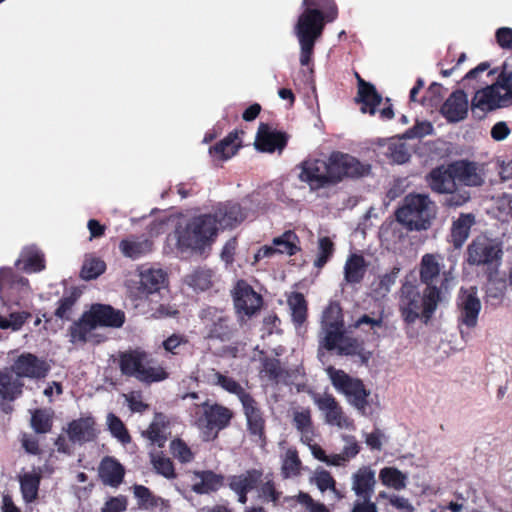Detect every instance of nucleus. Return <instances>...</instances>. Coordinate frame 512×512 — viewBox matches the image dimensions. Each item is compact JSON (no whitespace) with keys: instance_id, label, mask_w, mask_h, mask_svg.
Segmentation results:
<instances>
[{"instance_id":"nucleus-11","label":"nucleus","mask_w":512,"mask_h":512,"mask_svg":"<svg viewBox=\"0 0 512 512\" xmlns=\"http://www.w3.org/2000/svg\"><path fill=\"white\" fill-rule=\"evenodd\" d=\"M313 402L324 415L325 422L339 429H353V421L345 415L342 407L328 393H314L312 395Z\"/></svg>"},{"instance_id":"nucleus-35","label":"nucleus","mask_w":512,"mask_h":512,"mask_svg":"<svg viewBox=\"0 0 512 512\" xmlns=\"http://www.w3.org/2000/svg\"><path fill=\"white\" fill-rule=\"evenodd\" d=\"M367 270V263L362 255L351 254L344 265V280L347 284H358Z\"/></svg>"},{"instance_id":"nucleus-55","label":"nucleus","mask_w":512,"mask_h":512,"mask_svg":"<svg viewBox=\"0 0 512 512\" xmlns=\"http://www.w3.org/2000/svg\"><path fill=\"white\" fill-rule=\"evenodd\" d=\"M106 269L104 261L99 258L89 257L86 258L82 269L81 277L85 280L95 279L100 276Z\"/></svg>"},{"instance_id":"nucleus-57","label":"nucleus","mask_w":512,"mask_h":512,"mask_svg":"<svg viewBox=\"0 0 512 512\" xmlns=\"http://www.w3.org/2000/svg\"><path fill=\"white\" fill-rule=\"evenodd\" d=\"M77 301V296L71 293L67 296H63L58 303V307L55 311V316L61 320H70L74 315V307Z\"/></svg>"},{"instance_id":"nucleus-8","label":"nucleus","mask_w":512,"mask_h":512,"mask_svg":"<svg viewBox=\"0 0 512 512\" xmlns=\"http://www.w3.org/2000/svg\"><path fill=\"white\" fill-rule=\"evenodd\" d=\"M299 179L308 184L311 190H317L329 184H334L330 157L328 160L307 158L299 165Z\"/></svg>"},{"instance_id":"nucleus-20","label":"nucleus","mask_w":512,"mask_h":512,"mask_svg":"<svg viewBox=\"0 0 512 512\" xmlns=\"http://www.w3.org/2000/svg\"><path fill=\"white\" fill-rule=\"evenodd\" d=\"M13 372L19 378H43L48 372V366L45 361L40 360L35 355L24 353L14 362Z\"/></svg>"},{"instance_id":"nucleus-13","label":"nucleus","mask_w":512,"mask_h":512,"mask_svg":"<svg viewBox=\"0 0 512 512\" xmlns=\"http://www.w3.org/2000/svg\"><path fill=\"white\" fill-rule=\"evenodd\" d=\"M501 254L500 244L486 236L477 237L468 247V261L473 265L493 263Z\"/></svg>"},{"instance_id":"nucleus-12","label":"nucleus","mask_w":512,"mask_h":512,"mask_svg":"<svg viewBox=\"0 0 512 512\" xmlns=\"http://www.w3.org/2000/svg\"><path fill=\"white\" fill-rule=\"evenodd\" d=\"M332 175L335 183L344 177L359 178L369 174L370 165L360 162L354 156L342 152H333L330 155Z\"/></svg>"},{"instance_id":"nucleus-24","label":"nucleus","mask_w":512,"mask_h":512,"mask_svg":"<svg viewBox=\"0 0 512 512\" xmlns=\"http://www.w3.org/2000/svg\"><path fill=\"white\" fill-rule=\"evenodd\" d=\"M87 314L95 322L96 327H121L125 315L120 310H115L109 305L96 304L91 307Z\"/></svg>"},{"instance_id":"nucleus-15","label":"nucleus","mask_w":512,"mask_h":512,"mask_svg":"<svg viewBox=\"0 0 512 512\" xmlns=\"http://www.w3.org/2000/svg\"><path fill=\"white\" fill-rule=\"evenodd\" d=\"M356 76L358 79V100L362 103L361 111L374 115L378 112V106L382 103V98L373 85L365 82L358 74ZM379 113L381 118L386 120L392 119L394 116L391 106L379 109Z\"/></svg>"},{"instance_id":"nucleus-30","label":"nucleus","mask_w":512,"mask_h":512,"mask_svg":"<svg viewBox=\"0 0 512 512\" xmlns=\"http://www.w3.org/2000/svg\"><path fill=\"white\" fill-rule=\"evenodd\" d=\"M212 217L216 219V226L221 228H232L240 224L246 214L237 203L220 204Z\"/></svg>"},{"instance_id":"nucleus-48","label":"nucleus","mask_w":512,"mask_h":512,"mask_svg":"<svg viewBox=\"0 0 512 512\" xmlns=\"http://www.w3.org/2000/svg\"><path fill=\"white\" fill-rule=\"evenodd\" d=\"M488 68L489 64L484 62L470 70L462 79L463 88L466 89L467 92H476L478 89L483 88V85H486V81H484L482 77Z\"/></svg>"},{"instance_id":"nucleus-56","label":"nucleus","mask_w":512,"mask_h":512,"mask_svg":"<svg viewBox=\"0 0 512 512\" xmlns=\"http://www.w3.org/2000/svg\"><path fill=\"white\" fill-rule=\"evenodd\" d=\"M31 426L36 433H47L52 426L51 414L46 410H36L31 416Z\"/></svg>"},{"instance_id":"nucleus-41","label":"nucleus","mask_w":512,"mask_h":512,"mask_svg":"<svg viewBox=\"0 0 512 512\" xmlns=\"http://www.w3.org/2000/svg\"><path fill=\"white\" fill-rule=\"evenodd\" d=\"M333 342L331 346H328L326 340L319 341L321 347L329 351L337 350L340 355H354L358 352L359 346L357 340L346 337L343 330L336 334Z\"/></svg>"},{"instance_id":"nucleus-29","label":"nucleus","mask_w":512,"mask_h":512,"mask_svg":"<svg viewBox=\"0 0 512 512\" xmlns=\"http://www.w3.org/2000/svg\"><path fill=\"white\" fill-rule=\"evenodd\" d=\"M244 414L246 416L247 425L250 433L254 435L257 440H263L265 420L262 416V412L258 407L257 402L249 395L243 401H241Z\"/></svg>"},{"instance_id":"nucleus-25","label":"nucleus","mask_w":512,"mask_h":512,"mask_svg":"<svg viewBox=\"0 0 512 512\" xmlns=\"http://www.w3.org/2000/svg\"><path fill=\"white\" fill-rule=\"evenodd\" d=\"M351 480V489L359 499H371L376 484L374 470L369 466L360 467Z\"/></svg>"},{"instance_id":"nucleus-7","label":"nucleus","mask_w":512,"mask_h":512,"mask_svg":"<svg viewBox=\"0 0 512 512\" xmlns=\"http://www.w3.org/2000/svg\"><path fill=\"white\" fill-rule=\"evenodd\" d=\"M120 368L123 374L144 383L160 382L168 377L162 367L148 365L147 354L139 350L123 354L120 359Z\"/></svg>"},{"instance_id":"nucleus-42","label":"nucleus","mask_w":512,"mask_h":512,"mask_svg":"<svg viewBox=\"0 0 512 512\" xmlns=\"http://www.w3.org/2000/svg\"><path fill=\"white\" fill-rule=\"evenodd\" d=\"M474 221V216L472 214H462L453 223L451 236L456 247L462 246L467 240Z\"/></svg>"},{"instance_id":"nucleus-9","label":"nucleus","mask_w":512,"mask_h":512,"mask_svg":"<svg viewBox=\"0 0 512 512\" xmlns=\"http://www.w3.org/2000/svg\"><path fill=\"white\" fill-rule=\"evenodd\" d=\"M0 293L17 306H27L32 297L28 280L15 275L11 268L0 269Z\"/></svg>"},{"instance_id":"nucleus-17","label":"nucleus","mask_w":512,"mask_h":512,"mask_svg":"<svg viewBox=\"0 0 512 512\" xmlns=\"http://www.w3.org/2000/svg\"><path fill=\"white\" fill-rule=\"evenodd\" d=\"M342 310L337 302H331L323 311L321 318L320 340H326L331 346L337 333L343 330Z\"/></svg>"},{"instance_id":"nucleus-3","label":"nucleus","mask_w":512,"mask_h":512,"mask_svg":"<svg viewBox=\"0 0 512 512\" xmlns=\"http://www.w3.org/2000/svg\"><path fill=\"white\" fill-rule=\"evenodd\" d=\"M217 232L216 219L212 214L193 217L176 228L177 246L181 251L202 250L214 241Z\"/></svg>"},{"instance_id":"nucleus-18","label":"nucleus","mask_w":512,"mask_h":512,"mask_svg":"<svg viewBox=\"0 0 512 512\" xmlns=\"http://www.w3.org/2000/svg\"><path fill=\"white\" fill-rule=\"evenodd\" d=\"M261 296L245 281H239L234 290V305L239 315L251 316L260 309Z\"/></svg>"},{"instance_id":"nucleus-26","label":"nucleus","mask_w":512,"mask_h":512,"mask_svg":"<svg viewBox=\"0 0 512 512\" xmlns=\"http://www.w3.org/2000/svg\"><path fill=\"white\" fill-rule=\"evenodd\" d=\"M67 435L73 443H85L93 441L96 437L95 421L86 416L70 422L66 429Z\"/></svg>"},{"instance_id":"nucleus-50","label":"nucleus","mask_w":512,"mask_h":512,"mask_svg":"<svg viewBox=\"0 0 512 512\" xmlns=\"http://www.w3.org/2000/svg\"><path fill=\"white\" fill-rule=\"evenodd\" d=\"M310 481L311 483L315 484L322 493L325 491H330L337 499L342 498V495L336 489V482L330 472L324 469H317L311 477Z\"/></svg>"},{"instance_id":"nucleus-34","label":"nucleus","mask_w":512,"mask_h":512,"mask_svg":"<svg viewBox=\"0 0 512 512\" xmlns=\"http://www.w3.org/2000/svg\"><path fill=\"white\" fill-rule=\"evenodd\" d=\"M123 466L112 457H105L99 466V476L104 484L116 487L124 477Z\"/></svg>"},{"instance_id":"nucleus-32","label":"nucleus","mask_w":512,"mask_h":512,"mask_svg":"<svg viewBox=\"0 0 512 512\" xmlns=\"http://www.w3.org/2000/svg\"><path fill=\"white\" fill-rule=\"evenodd\" d=\"M121 253L132 260L147 255L152 250V242L143 236H130L119 243Z\"/></svg>"},{"instance_id":"nucleus-46","label":"nucleus","mask_w":512,"mask_h":512,"mask_svg":"<svg viewBox=\"0 0 512 512\" xmlns=\"http://www.w3.org/2000/svg\"><path fill=\"white\" fill-rule=\"evenodd\" d=\"M293 422L297 430L301 433V441L306 445H310L314 436L310 411L307 409L296 411L294 413Z\"/></svg>"},{"instance_id":"nucleus-1","label":"nucleus","mask_w":512,"mask_h":512,"mask_svg":"<svg viewBox=\"0 0 512 512\" xmlns=\"http://www.w3.org/2000/svg\"><path fill=\"white\" fill-rule=\"evenodd\" d=\"M302 6L304 9L294 25V34L300 46L299 62L307 66L325 24L337 18L338 10L334 0H303Z\"/></svg>"},{"instance_id":"nucleus-5","label":"nucleus","mask_w":512,"mask_h":512,"mask_svg":"<svg viewBox=\"0 0 512 512\" xmlns=\"http://www.w3.org/2000/svg\"><path fill=\"white\" fill-rule=\"evenodd\" d=\"M326 373L334 389L342 394L359 413L367 415L370 391L365 388L363 382L332 366L326 368Z\"/></svg>"},{"instance_id":"nucleus-14","label":"nucleus","mask_w":512,"mask_h":512,"mask_svg":"<svg viewBox=\"0 0 512 512\" xmlns=\"http://www.w3.org/2000/svg\"><path fill=\"white\" fill-rule=\"evenodd\" d=\"M457 305L460 311V324L465 325L468 328L475 327L481 310V302L477 295V288H461L457 299Z\"/></svg>"},{"instance_id":"nucleus-61","label":"nucleus","mask_w":512,"mask_h":512,"mask_svg":"<svg viewBox=\"0 0 512 512\" xmlns=\"http://www.w3.org/2000/svg\"><path fill=\"white\" fill-rule=\"evenodd\" d=\"M389 157L394 163L403 164L410 158L406 145L402 142L391 143L388 147Z\"/></svg>"},{"instance_id":"nucleus-62","label":"nucleus","mask_w":512,"mask_h":512,"mask_svg":"<svg viewBox=\"0 0 512 512\" xmlns=\"http://www.w3.org/2000/svg\"><path fill=\"white\" fill-rule=\"evenodd\" d=\"M433 125L429 121H417L413 128L404 133V138H422L433 133Z\"/></svg>"},{"instance_id":"nucleus-23","label":"nucleus","mask_w":512,"mask_h":512,"mask_svg":"<svg viewBox=\"0 0 512 512\" xmlns=\"http://www.w3.org/2000/svg\"><path fill=\"white\" fill-rule=\"evenodd\" d=\"M285 134L273 130L267 124H261L259 126L255 146L262 152L273 153L276 150L281 152L286 145Z\"/></svg>"},{"instance_id":"nucleus-33","label":"nucleus","mask_w":512,"mask_h":512,"mask_svg":"<svg viewBox=\"0 0 512 512\" xmlns=\"http://www.w3.org/2000/svg\"><path fill=\"white\" fill-rule=\"evenodd\" d=\"M455 180L451 165L448 168H436L429 175V185L437 193L447 194L453 191L456 186Z\"/></svg>"},{"instance_id":"nucleus-53","label":"nucleus","mask_w":512,"mask_h":512,"mask_svg":"<svg viewBox=\"0 0 512 512\" xmlns=\"http://www.w3.org/2000/svg\"><path fill=\"white\" fill-rule=\"evenodd\" d=\"M400 268L393 267L391 271L383 274L377 283L374 284L373 292L376 297H385L396 283Z\"/></svg>"},{"instance_id":"nucleus-37","label":"nucleus","mask_w":512,"mask_h":512,"mask_svg":"<svg viewBox=\"0 0 512 512\" xmlns=\"http://www.w3.org/2000/svg\"><path fill=\"white\" fill-rule=\"evenodd\" d=\"M291 318L298 334L303 333V324L307 318V303L301 293L294 292L287 299Z\"/></svg>"},{"instance_id":"nucleus-10","label":"nucleus","mask_w":512,"mask_h":512,"mask_svg":"<svg viewBox=\"0 0 512 512\" xmlns=\"http://www.w3.org/2000/svg\"><path fill=\"white\" fill-rule=\"evenodd\" d=\"M201 319L208 338L224 342L233 337L235 325L223 311L209 307L202 311Z\"/></svg>"},{"instance_id":"nucleus-49","label":"nucleus","mask_w":512,"mask_h":512,"mask_svg":"<svg viewBox=\"0 0 512 512\" xmlns=\"http://www.w3.org/2000/svg\"><path fill=\"white\" fill-rule=\"evenodd\" d=\"M379 478L383 485L395 490H402L406 487L407 477L397 468L385 467L381 469Z\"/></svg>"},{"instance_id":"nucleus-22","label":"nucleus","mask_w":512,"mask_h":512,"mask_svg":"<svg viewBox=\"0 0 512 512\" xmlns=\"http://www.w3.org/2000/svg\"><path fill=\"white\" fill-rule=\"evenodd\" d=\"M441 113L449 122L462 121L468 113L467 93L463 90L453 92L442 105Z\"/></svg>"},{"instance_id":"nucleus-58","label":"nucleus","mask_w":512,"mask_h":512,"mask_svg":"<svg viewBox=\"0 0 512 512\" xmlns=\"http://www.w3.org/2000/svg\"><path fill=\"white\" fill-rule=\"evenodd\" d=\"M107 425L111 434L122 443L130 442V436L123 422L113 413L107 415Z\"/></svg>"},{"instance_id":"nucleus-47","label":"nucleus","mask_w":512,"mask_h":512,"mask_svg":"<svg viewBox=\"0 0 512 512\" xmlns=\"http://www.w3.org/2000/svg\"><path fill=\"white\" fill-rule=\"evenodd\" d=\"M301 461L295 449L289 448L281 456V474L284 478H294L300 474Z\"/></svg>"},{"instance_id":"nucleus-27","label":"nucleus","mask_w":512,"mask_h":512,"mask_svg":"<svg viewBox=\"0 0 512 512\" xmlns=\"http://www.w3.org/2000/svg\"><path fill=\"white\" fill-rule=\"evenodd\" d=\"M452 171L456 180L460 181L466 186H480L484 182L483 169L474 162L457 161L453 164Z\"/></svg>"},{"instance_id":"nucleus-63","label":"nucleus","mask_w":512,"mask_h":512,"mask_svg":"<svg viewBox=\"0 0 512 512\" xmlns=\"http://www.w3.org/2000/svg\"><path fill=\"white\" fill-rule=\"evenodd\" d=\"M296 500L299 504L304 506L308 512H330L323 503L315 501L308 493L300 492L296 496Z\"/></svg>"},{"instance_id":"nucleus-36","label":"nucleus","mask_w":512,"mask_h":512,"mask_svg":"<svg viewBox=\"0 0 512 512\" xmlns=\"http://www.w3.org/2000/svg\"><path fill=\"white\" fill-rule=\"evenodd\" d=\"M165 283V273L161 269H147L140 272L139 293L143 296L153 294Z\"/></svg>"},{"instance_id":"nucleus-6","label":"nucleus","mask_w":512,"mask_h":512,"mask_svg":"<svg viewBox=\"0 0 512 512\" xmlns=\"http://www.w3.org/2000/svg\"><path fill=\"white\" fill-rule=\"evenodd\" d=\"M190 422L207 436L214 430L223 429L231 419L228 408L208 400L195 403L189 408Z\"/></svg>"},{"instance_id":"nucleus-45","label":"nucleus","mask_w":512,"mask_h":512,"mask_svg":"<svg viewBox=\"0 0 512 512\" xmlns=\"http://www.w3.org/2000/svg\"><path fill=\"white\" fill-rule=\"evenodd\" d=\"M41 476L35 472H27L20 476V487L25 502H33L38 495Z\"/></svg>"},{"instance_id":"nucleus-39","label":"nucleus","mask_w":512,"mask_h":512,"mask_svg":"<svg viewBox=\"0 0 512 512\" xmlns=\"http://www.w3.org/2000/svg\"><path fill=\"white\" fill-rule=\"evenodd\" d=\"M17 265L22 264V269L25 272H39L44 269V255L35 246L26 247L22 250Z\"/></svg>"},{"instance_id":"nucleus-60","label":"nucleus","mask_w":512,"mask_h":512,"mask_svg":"<svg viewBox=\"0 0 512 512\" xmlns=\"http://www.w3.org/2000/svg\"><path fill=\"white\" fill-rule=\"evenodd\" d=\"M172 455L182 463H188L193 460V453L188 445L181 439H174L170 443Z\"/></svg>"},{"instance_id":"nucleus-52","label":"nucleus","mask_w":512,"mask_h":512,"mask_svg":"<svg viewBox=\"0 0 512 512\" xmlns=\"http://www.w3.org/2000/svg\"><path fill=\"white\" fill-rule=\"evenodd\" d=\"M30 317L31 313L27 311L11 312L8 316L0 315V328L13 332L19 331Z\"/></svg>"},{"instance_id":"nucleus-44","label":"nucleus","mask_w":512,"mask_h":512,"mask_svg":"<svg viewBox=\"0 0 512 512\" xmlns=\"http://www.w3.org/2000/svg\"><path fill=\"white\" fill-rule=\"evenodd\" d=\"M240 147L237 134H229L226 138L210 148V153L218 159L227 160L234 156Z\"/></svg>"},{"instance_id":"nucleus-59","label":"nucleus","mask_w":512,"mask_h":512,"mask_svg":"<svg viewBox=\"0 0 512 512\" xmlns=\"http://www.w3.org/2000/svg\"><path fill=\"white\" fill-rule=\"evenodd\" d=\"M334 252V244L328 237H322L318 243V255L314 265L318 268L323 267Z\"/></svg>"},{"instance_id":"nucleus-4","label":"nucleus","mask_w":512,"mask_h":512,"mask_svg":"<svg viewBox=\"0 0 512 512\" xmlns=\"http://www.w3.org/2000/svg\"><path fill=\"white\" fill-rule=\"evenodd\" d=\"M435 215V205L426 194H409L396 212L398 222L409 230H426Z\"/></svg>"},{"instance_id":"nucleus-51","label":"nucleus","mask_w":512,"mask_h":512,"mask_svg":"<svg viewBox=\"0 0 512 512\" xmlns=\"http://www.w3.org/2000/svg\"><path fill=\"white\" fill-rule=\"evenodd\" d=\"M298 237L292 231H286L281 236L273 239L276 253L294 255L298 250Z\"/></svg>"},{"instance_id":"nucleus-40","label":"nucleus","mask_w":512,"mask_h":512,"mask_svg":"<svg viewBox=\"0 0 512 512\" xmlns=\"http://www.w3.org/2000/svg\"><path fill=\"white\" fill-rule=\"evenodd\" d=\"M195 478L192 490L197 494H207L221 486L222 477L211 471L197 472Z\"/></svg>"},{"instance_id":"nucleus-43","label":"nucleus","mask_w":512,"mask_h":512,"mask_svg":"<svg viewBox=\"0 0 512 512\" xmlns=\"http://www.w3.org/2000/svg\"><path fill=\"white\" fill-rule=\"evenodd\" d=\"M261 476L262 473L259 470H249L243 474L232 476L229 486L234 492H248L255 487Z\"/></svg>"},{"instance_id":"nucleus-19","label":"nucleus","mask_w":512,"mask_h":512,"mask_svg":"<svg viewBox=\"0 0 512 512\" xmlns=\"http://www.w3.org/2000/svg\"><path fill=\"white\" fill-rule=\"evenodd\" d=\"M23 383L13 371H0V407L3 412L11 413V402L22 393Z\"/></svg>"},{"instance_id":"nucleus-38","label":"nucleus","mask_w":512,"mask_h":512,"mask_svg":"<svg viewBox=\"0 0 512 512\" xmlns=\"http://www.w3.org/2000/svg\"><path fill=\"white\" fill-rule=\"evenodd\" d=\"M168 433L166 417L163 414H156L149 427L142 434L151 444L163 447Z\"/></svg>"},{"instance_id":"nucleus-2","label":"nucleus","mask_w":512,"mask_h":512,"mask_svg":"<svg viewBox=\"0 0 512 512\" xmlns=\"http://www.w3.org/2000/svg\"><path fill=\"white\" fill-rule=\"evenodd\" d=\"M455 286V278L451 272H443L441 287H426L421 293L418 286L409 282L400 289L398 308L403 321L414 324L420 320L427 325L441 301L442 291Z\"/></svg>"},{"instance_id":"nucleus-21","label":"nucleus","mask_w":512,"mask_h":512,"mask_svg":"<svg viewBox=\"0 0 512 512\" xmlns=\"http://www.w3.org/2000/svg\"><path fill=\"white\" fill-rule=\"evenodd\" d=\"M202 377L206 383L219 386L224 391L235 395L240 402L250 395L241 385V383H239L233 377L220 373L215 369H209L203 372Z\"/></svg>"},{"instance_id":"nucleus-28","label":"nucleus","mask_w":512,"mask_h":512,"mask_svg":"<svg viewBox=\"0 0 512 512\" xmlns=\"http://www.w3.org/2000/svg\"><path fill=\"white\" fill-rule=\"evenodd\" d=\"M96 328L95 322L85 312L78 321L70 326V342L75 345H82L86 342H98L94 333Z\"/></svg>"},{"instance_id":"nucleus-54","label":"nucleus","mask_w":512,"mask_h":512,"mask_svg":"<svg viewBox=\"0 0 512 512\" xmlns=\"http://www.w3.org/2000/svg\"><path fill=\"white\" fill-rule=\"evenodd\" d=\"M151 463L158 474L164 476L167 479L175 477L173 463L162 453H151Z\"/></svg>"},{"instance_id":"nucleus-64","label":"nucleus","mask_w":512,"mask_h":512,"mask_svg":"<svg viewBox=\"0 0 512 512\" xmlns=\"http://www.w3.org/2000/svg\"><path fill=\"white\" fill-rule=\"evenodd\" d=\"M499 83L504 87L509 100H512V59L503 64L502 71L499 74Z\"/></svg>"},{"instance_id":"nucleus-31","label":"nucleus","mask_w":512,"mask_h":512,"mask_svg":"<svg viewBox=\"0 0 512 512\" xmlns=\"http://www.w3.org/2000/svg\"><path fill=\"white\" fill-rule=\"evenodd\" d=\"M442 257L439 254H424L419 265L420 280L426 287H437L434 285L440 276L442 269Z\"/></svg>"},{"instance_id":"nucleus-16","label":"nucleus","mask_w":512,"mask_h":512,"mask_svg":"<svg viewBox=\"0 0 512 512\" xmlns=\"http://www.w3.org/2000/svg\"><path fill=\"white\" fill-rule=\"evenodd\" d=\"M507 101H509V98L506 96V91H504V87H502L498 79L497 83L478 89L472 99L471 106L472 109H479L485 112L501 107Z\"/></svg>"}]
</instances>
